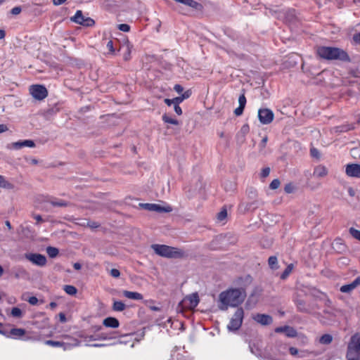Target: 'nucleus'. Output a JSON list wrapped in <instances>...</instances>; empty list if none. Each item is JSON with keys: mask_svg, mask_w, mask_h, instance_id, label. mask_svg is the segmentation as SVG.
<instances>
[{"mask_svg": "<svg viewBox=\"0 0 360 360\" xmlns=\"http://www.w3.org/2000/svg\"><path fill=\"white\" fill-rule=\"evenodd\" d=\"M245 297V292L237 288H230L221 292L219 295V307L221 310H226L229 307H238Z\"/></svg>", "mask_w": 360, "mask_h": 360, "instance_id": "nucleus-1", "label": "nucleus"}, {"mask_svg": "<svg viewBox=\"0 0 360 360\" xmlns=\"http://www.w3.org/2000/svg\"><path fill=\"white\" fill-rule=\"evenodd\" d=\"M316 53L321 59L342 62H350L349 54L342 49L333 46H320L316 48Z\"/></svg>", "mask_w": 360, "mask_h": 360, "instance_id": "nucleus-2", "label": "nucleus"}, {"mask_svg": "<svg viewBox=\"0 0 360 360\" xmlns=\"http://www.w3.org/2000/svg\"><path fill=\"white\" fill-rule=\"evenodd\" d=\"M151 248L157 255L161 257L167 258H182L184 256L183 250L166 245L154 244L151 245Z\"/></svg>", "mask_w": 360, "mask_h": 360, "instance_id": "nucleus-3", "label": "nucleus"}, {"mask_svg": "<svg viewBox=\"0 0 360 360\" xmlns=\"http://www.w3.org/2000/svg\"><path fill=\"white\" fill-rule=\"evenodd\" d=\"M243 317L244 311L243 308H238L228 324L229 330L233 331L238 330L243 323Z\"/></svg>", "mask_w": 360, "mask_h": 360, "instance_id": "nucleus-4", "label": "nucleus"}, {"mask_svg": "<svg viewBox=\"0 0 360 360\" xmlns=\"http://www.w3.org/2000/svg\"><path fill=\"white\" fill-rule=\"evenodd\" d=\"M30 94L36 100H44L48 96L46 88L41 84H33L30 86Z\"/></svg>", "mask_w": 360, "mask_h": 360, "instance_id": "nucleus-5", "label": "nucleus"}, {"mask_svg": "<svg viewBox=\"0 0 360 360\" xmlns=\"http://www.w3.org/2000/svg\"><path fill=\"white\" fill-rule=\"evenodd\" d=\"M354 340L355 338L353 340H350L348 343L346 355L347 360H360V347L354 342Z\"/></svg>", "mask_w": 360, "mask_h": 360, "instance_id": "nucleus-6", "label": "nucleus"}, {"mask_svg": "<svg viewBox=\"0 0 360 360\" xmlns=\"http://www.w3.org/2000/svg\"><path fill=\"white\" fill-rule=\"evenodd\" d=\"M258 118L262 124H269L274 120V114L269 108H261L258 110Z\"/></svg>", "mask_w": 360, "mask_h": 360, "instance_id": "nucleus-7", "label": "nucleus"}, {"mask_svg": "<svg viewBox=\"0 0 360 360\" xmlns=\"http://www.w3.org/2000/svg\"><path fill=\"white\" fill-rule=\"evenodd\" d=\"M71 20L79 25L90 27L94 25V20L89 17L83 15L82 11H77L75 15L71 18Z\"/></svg>", "mask_w": 360, "mask_h": 360, "instance_id": "nucleus-8", "label": "nucleus"}, {"mask_svg": "<svg viewBox=\"0 0 360 360\" xmlns=\"http://www.w3.org/2000/svg\"><path fill=\"white\" fill-rule=\"evenodd\" d=\"M25 257L32 264L39 266H44L47 262L46 257L39 253H27L25 255Z\"/></svg>", "mask_w": 360, "mask_h": 360, "instance_id": "nucleus-9", "label": "nucleus"}, {"mask_svg": "<svg viewBox=\"0 0 360 360\" xmlns=\"http://www.w3.org/2000/svg\"><path fill=\"white\" fill-rule=\"evenodd\" d=\"M345 174L349 177L360 179V165L347 164L345 167Z\"/></svg>", "mask_w": 360, "mask_h": 360, "instance_id": "nucleus-10", "label": "nucleus"}, {"mask_svg": "<svg viewBox=\"0 0 360 360\" xmlns=\"http://www.w3.org/2000/svg\"><path fill=\"white\" fill-rule=\"evenodd\" d=\"M253 319L262 326H268L273 322L272 317L264 314H257L253 316Z\"/></svg>", "mask_w": 360, "mask_h": 360, "instance_id": "nucleus-11", "label": "nucleus"}, {"mask_svg": "<svg viewBox=\"0 0 360 360\" xmlns=\"http://www.w3.org/2000/svg\"><path fill=\"white\" fill-rule=\"evenodd\" d=\"M145 207L151 211H156L159 212H170L172 211L171 206L168 205L162 207L158 204L146 203Z\"/></svg>", "mask_w": 360, "mask_h": 360, "instance_id": "nucleus-12", "label": "nucleus"}, {"mask_svg": "<svg viewBox=\"0 0 360 360\" xmlns=\"http://www.w3.org/2000/svg\"><path fill=\"white\" fill-rule=\"evenodd\" d=\"M359 285L360 276H358L351 283L341 286L340 290L344 293H349Z\"/></svg>", "mask_w": 360, "mask_h": 360, "instance_id": "nucleus-13", "label": "nucleus"}, {"mask_svg": "<svg viewBox=\"0 0 360 360\" xmlns=\"http://www.w3.org/2000/svg\"><path fill=\"white\" fill-rule=\"evenodd\" d=\"M26 333V330L23 328H12L9 332L6 333V337L14 338V339H20L22 336H24Z\"/></svg>", "mask_w": 360, "mask_h": 360, "instance_id": "nucleus-14", "label": "nucleus"}, {"mask_svg": "<svg viewBox=\"0 0 360 360\" xmlns=\"http://www.w3.org/2000/svg\"><path fill=\"white\" fill-rule=\"evenodd\" d=\"M328 174V169L326 168V166L322 165H319L316 166L314 168V172H313V176L318 177V178L324 177V176H327Z\"/></svg>", "mask_w": 360, "mask_h": 360, "instance_id": "nucleus-15", "label": "nucleus"}, {"mask_svg": "<svg viewBox=\"0 0 360 360\" xmlns=\"http://www.w3.org/2000/svg\"><path fill=\"white\" fill-rule=\"evenodd\" d=\"M103 324L105 327L112 328H118L120 326L119 321L116 318H114V317L105 318L103 321Z\"/></svg>", "mask_w": 360, "mask_h": 360, "instance_id": "nucleus-16", "label": "nucleus"}, {"mask_svg": "<svg viewBox=\"0 0 360 360\" xmlns=\"http://www.w3.org/2000/svg\"><path fill=\"white\" fill-rule=\"evenodd\" d=\"M13 146L14 148L20 149L22 147L33 148L35 146V143L32 140H24V141H20L18 142H15L13 143Z\"/></svg>", "mask_w": 360, "mask_h": 360, "instance_id": "nucleus-17", "label": "nucleus"}, {"mask_svg": "<svg viewBox=\"0 0 360 360\" xmlns=\"http://www.w3.org/2000/svg\"><path fill=\"white\" fill-rule=\"evenodd\" d=\"M122 295L124 297H125L128 299L134 300H141L143 298L142 294H141L138 292L123 290Z\"/></svg>", "mask_w": 360, "mask_h": 360, "instance_id": "nucleus-18", "label": "nucleus"}, {"mask_svg": "<svg viewBox=\"0 0 360 360\" xmlns=\"http://www.w3.org/2000/svg\"><path fill=\"white\" fill-rule=\"evenodd\" d=\"M354 129H355L354 124H350V123H345L344 124L334 127V130L337 133L347 132V131L353 130Z\"/></svg>", "mask_w": 360, "mask_h": 360, "instance_id": "nucleus-19", "label": "nucleus"}, {"mask_svg": "<svg viewBox=\"0 0 360 360\" xmlns=\"http://www.w3.org/2000/svg\"><path fill=\"white\" fill-rule=\"evenodd\" d=\"M189 302V306L190 308H194L195 307L198 303H199V298L198 294H193L192 295H190L187 297L184 300V302Z\"/></svg>", "mask_w": 360, "mask_h": 360, "instance_id": "nucleus-20", "label": "nucleus"}, {"mask_svg": "<svg viewBox=\"0 0 360 360\" xmlns=\"http://www.w3.org/2000/svg\"><path fill=\"white\" fill-rule=\"evenodd\" d=\"M49 202L53 207H68L70 205V203L65 200H58L56 198H52L50 200H49Z\"/></svg>", "mask_w": 360, "mask_h": 360, "instance_id": "nucleus-21", "label": "nucleus"}, {"mask_svg": "<svg viewBox=\"0 0 360 360\" xmlns=\"http://www.w3.org/2000/svg\"><path fill=\"white\" fill-rule=\"evenodd\" d=\"M0 188L6 189H13L14 188V186L13 184L8 181L4 176L0 175Z\"/></svg>", "mask_w": 360, "mask_h": 360, "instance_id": "nucleus-22", "label": "nucleus"}, {"mask_svg": "<svg viewBox=\"0 0 360 360\" xmlns=\"http://www.w3.org/2000/svg\"><path fill=\"white\" fill-rule=\"evenodd\" d=\"M126 309V305L122 301H114L112 310L115 311H122Z\"/></svg>", "mask_w": 360, "mask_h": 360, "instance_id": "nucleus-23", "label": "nucleus"}, {"mask_svg": "<svg viewBox=\"0 0 360 360\" xmlns=\"http://www.w3.org/2000/svg\"><path fill=\"white\" fill-rule=\"evenodd\" d=\"M333 341V337L330 334H324L321 336L319 339V342L323 345H329Z\"/></svg>", "mask_w": 360, "mask_h": 360, "instance_id": "nucleus-24", "label": "nucleus"}, {"mask_svg": "<svg viewBox=\"0 0 360 360\" xmlns=\"http://www.w3.org/2000/svg\"><path fill=\"white\" fill-rule=\"evenodd\" d=\"M285 333V335L288 338H295L297 335V330L294 328L289 326H286Z\"/></svg>", "mask_w": 360, "mask_h": 360, "instance_id": "nucleus-25", "label": "nucleus"}, {"mask_svg": "<svg viewBox=\"0 0 360 360\" xmlns=\"http://www.w3.org/2000/svg\"><path fill=\"white\" fill-rule=\"evenodd\" d=\"M63 290L67 294L70 295H75L77 292V288L75 286L70 285H64Z\"/></svg>", "mask_w": 360, "mask_h": 360, "instance_id": "nucleus-26", "label": "nucleus"}, {"mask_svg": "<svg viewBox=\"0 0 360 360\" xmlns=\"http://www.w3.org/2000/svg\"><path fill=\"white\" fill-rule=\"evenodd\" d=\"M45 344L51 347H63L65 349V343L60 341H54V340H46Z\"/></svg>", "mask_w": 360, "mask_h": 360, "instance_id": "nucleus-27", "label": "nucleus"}, {"mask_svg": "<svg viewBox=\"0 0 360 360\" xmlns=\"http://www.w3.org/2000/svg\"><path fill=\"white\" fill-rule=\"evenodd\" d=\"M268 264L271 269H276L278 268V259L276 256H271L268 259Z\"/></svg>", "mask_w": 360, "mask_h": 360, "instance_id": "nucleus-28", "label": "nucleus"}, {"mask_svg": "<svg viewBox=\"0 0 360 360\" xmlns=\"http://www.w3.org/2000/svg\"><path fill=\"white\" fill-rule=\"evenodd\" d=\"M46 252L51 258L56 257L59 253L58 249L54 247H48Z\"/></svg>", "mask_w": 360, "mask_h": 360, "instance_id": "nucleus-29", "label": "nucleus"}, {"mask_svg": "<svg viewBox=\"0 0 360 360\" xmlns=\"http://www.w3.org/2000/svg\"><path fill=\"white\" fill-rule=\"evenodd\" d=\"M162 120L165 122V123H168V124H174V125H178L179 124V122L178 120H175V119H173L172 117H170L169 115H167V114H164L162 115Z\"/></svg>", "mask_w": 360, "mask_h": 360, "instance_id": "nucleus-30", "label": "nucleus"}, {"mask_svg": "<svg viewBox=\"0 0 360 360\" xmlns=\"http://www.w3.org/2000/svg\"><path fill=\"white\" fill-rule=\"evenodd\" d=\"M292 269H293V265L292 264H289L285 268V269L282 273V274L281 275V279H285L289 276V274L291 273Z\"/></svg>", "mask_w": 360, "mask_h": 360, "instance_id": "nucleus-31", "label": "nucleus"}, {"mask_svg": "<svg viewBox=\"0 0 360 360\" xmlns=\"http://www.w3.org/2000/svg\"><path fill=\"white\" fill-rule=\"evenodd\" d=\"M295 304L300 311H306L307 309L305 307L304 302L302 300H295Z\"/></svg>", "mask_w": 360, "mask_h": 360, "instance_id": "nucleus-32", "label": "nucleus"}, {"mask_svg": "<svg viewBox=\"0 0 360 360\" xmlns=\"http://www.w3.org/2000/svg\"><path fill=\"white\" fill-rule=\"evenodd\" d=\"M349 232L353 238L360 241V231L351 227L349 229Z\"/></svg>", "mask_w": 360, "mask_h": 360, "instance_id": "nucleus-33", "label": "nucleus"}, {"mask_svg": "<svg viewBox=\"0 0 360 360\" xmlns=\"http://www.w3.org/2000/svg\"><path fill=\"white\" fill-rule=\"evenodd\" d=\"M181 4L194 8L198 6V3L194 0H182Z\"/></svg>", "mask_w": 360, "mask_h": 360, "instance_id": "nucleus-34", "label": "nucleus"}, {"mask_svg": "<svg viewBox=\"0 0 360 360\" xmlns=\"http://www.w3.org/2000/svg\"><path fill=\"white\" fill-rule=\"evenodd\" d=\"M227 217V210L226 208H222L221 210L217 214V219L219 221L224 220Z\"/></svg>", "mask_w": 360, "mask_h": 360, "instance_id": "nucleus-35", "label": "nucleus"}, {"mask_svg": "<svg viewBox=\"0 0 360 360\" xmlns=\"http://www.w3.org/2000/svg\"><path fill=\"white\" fill-rule=\"evenodd\" d=\"M284 191L286 193H292L295 191V186L292 183H288L285 185Z\"/></svg>", "mask_w": 360, "mask_h": 360, "instance_id": "nucleus-36", "label": "nucleus"}, {"mask_svg": "<svg viewBox=\"0 0 360 360\" xmlns=\"http://www.w3.org/2000/svg\"><path fill=\"white\" fill-rule=\"evenodd\" d=\"M281 185V181L278 179H274L269 184V188L272 190L277 189Z\"/></svg>", "mask_w": 360, "mask_h": 360, "instance_id": "nucleus-37", "label": "nucleus"}, {"mask_svg": "<svg viewBox=\"0 0 360 360\" xmlns=\"http://www.w3.org/2000/svg\"><path fill=\"white\" fill-rule=\"evenodd\" d=\"M11 315L14 317H20L22 316V311L18 307H13L11 310Z\"/></svg>", "mask_w": 360, "mask_h": 360, "instance_id": "nucleus-38", "label": "nucleus"}, {"mask_svg": "<svg viewBox=\"0 0 360 360\" xmlns=\"http://www.w3.org/2000/svg\"><path fill=\"white\" fill-rule=\"evenodd\" d=\"M106 47L108 50L109 53L115 54V49L113 46V41L112 40H109L106 44Z\"/></svg>", "mask_w": 360, "mask_h": 360, "instance_id": "nucleus-39", "label": "nucleus"}, {"mask_svg": "<svg viewBox=\"0 0 360 360\" xmlns=\"http://www.w3.org/2000/svg\"><path fill=\"white\" fill-rule=\"evenodd\" d=\"M270 168L269 167H264L262 169L260 173L261 178H266L270 174Z\"/></svg>", "mask_w": 360, "mask_h": 360, "instance_id": "nucleus-40", "label": "nucleus"}, {"mask_svg": "<svg viewBox=\"0 0 360 360\" xmlns=\"http://www.w3.org/2000/svg\"><path fill=\"white\" fill-rule=\"evenodd\" d=\"M118 29L120 30V31H122V32H127L130 30V26L127 24H120L118 25Z\"/></svg>", "mask_w": 360, "mask_h": 360, "instance_id": "nucleus-41", "label": "nucleus"}, {"mask_svg": "<svg viewBox=\"0 0 360 360\" xmlns=\"http://www.w3.org/2000/svg\"><path fill=\"white\" fill-rule=\"evenodd\" d=\"M239 106L245 107L246 98L244 94H241L238 98Z\"/></svg>", "mask_w": 360, "mask_h": 360, "instance_id": "nucleus-42", "label": "nucleus"}, {"mask_svg": "<svg viewBox=\"0 0 360 360\" xmlns=\"http://www.w3.org/2000/svg\"><path fill=\"white\" fill-rule=\"evenodd\" d=\"M310 154L312 157L316 158H319V157H320V153H319V150L315 148H312L310 149Z\"/></svg>", "mask_w": 360, "mask_h": 360, "instance_id": "nucleus-43", "label": "nucleus"}, {"mask_svg": "<svg viewBox=\"0 0 360 360\" xmlns=\"http://www.w3.org/2000/svg\"><path fill=\"white\" fill-rule=\"evenodd\" d=\"M355 338L354 343L356 344L360 347V334L359 333H354L350 340H353Z\"/></svg>", "mask_w": 360, "mask_h": 360, "instance_id": "nucleus-44", "label": "nucleus"}, {"mask_svg": "<svg viewBox=\"0 0 360 360\" xmlns=\"http://www.w3.org/2000/svg\"><path fill=\"white\" fill-rule=\"evenodd\" d=\"M110 274L113 278H119L120 276V272L117 269H112L110 271Z\"/></svg>", "mask_w": 360, "mask_h": 360, "instance_id": "nucleus-45", "label": "nucleus"}, {"mask_svg": "<svg viewBox=\"0 0 360 360\" xmlns=\"http://www.w3.org/2000/svg\"><path fill=\"white\" fill-rule=\"evenodd\" d=\"M87 226L91 229H96L100 226V224L96 221H88Z\"/></svg>", "mask_w": 360, "mask_h": 360, "instance_id": "nucleus-46", "label": "nucleus"}, {"mask_svg": "<svg viewBox=\"0 0 360 360\" xmlns=\"http://www.w3.org/2000/svg\"><path fill=\"white\" fill-rule=\"evenodd\" d=\"M352 40L355 44L360 45V32L354 34L352 37Z\"/></svg>", "mask_w": 360, "mask_h": 360, "instance_id": "nucleus-47", "label": "nucleus"}, {"mask_svg": "<svg viewBox=\"0 0 360 360\" xmlns=\"http://www.w3.org/2000/svg\"><path fill=\"white\" fill-rule=\"evenodd\" d=\"M244 108H245L244 107L238 106L237 108L235 109L234 114L236 116L241 115L243 114V112Z\"/></svg>", "mask_w": 360, "mask_h": 360, "instance_id": "nucleus-48", "label": "nucleus"}, {"mask_svg": "<svg viewBox=\"0 0 360 360\" xmlns=\"http://www.w3.org/2000/svg\"><path fill=\"white\" fill-rule=\"evenodd\" d=\"M21 8L20 6H15L13 8L11 11V13L13 15H18L21 12Z\"/></svg>", "mask_w": 360, "mask_h": 360, "instance_id": "nucleus-49", "label": "nucleus"}, {"mask_svg": "<svg viewBox=\"0 0 360 360\" xmlns=\"http://www.w3.org/2000/svg\"><path fill=\"white\" fill-rule=\"evenodd\" d=\"M28 302L32 305H35L38 302V299L34 296H32L28 299Z\"/></svg>", "mask_w": 360, "mask_h": 360, "instance_id": "nucleus-50", "label": "nucleus"}, {"mask_svg": "<svg viewBox=\"0 0 360 360\" xmlns=\"http://www.w3.org/2000/svg\"><path fill=\"white\" fill-rule=\"evenodd\" d=\"M174 89L178 94H181L184 91L183 86L181 85H180V84H175L174 86Z\"/></svg>", "mask_w": 360, "mask_h": 360, "instance_id": "nucleus-51", "label": "nucleus"}, {"mask_svg": "<svg viewBox=\"0 0 360 360\" xmlns=\"http://www.w3.org/2000/svg\"><path fill=\"white\" fill-rule=\"evenodd\" d=\"M174 109L175 112L178 115H181L182 114V110H181V108L179 106V105L175 104L174 106Z\"/></svg>", "mask_w": 360, "mask_h": 360, "instance_id": "nucleus-52", "label": "nucleus"}, {"mask_svg": "<svg viewBox=\"0 0 360 360\" xmlns=\"http://www.w3.org/2000/svg\"><path fill=\"white\" fill-rule=\"evenodd\" d=\"M286 328V326L277 327L275 328L274 331L276 333H285Z\"/></svg>", "mask_w": 360, "mask_h": 360, "instance_id": "nucleus-53", "label": "nucleus"}, {"mask_svg": "<svg viewBox=\"0 0 360 360\" xmlns=\"http://www.w3.org/2000/svg\"><path fill=\"white\" fill-rule=\"evenodd\" d=\"M289 352L291 355L295 356L298 354V349L295 347H291L289 348Z\"/></svg>", "mask_w": 360, "mask_h": 360, "instance_id": "nucleus-54", "label": "nucleus"}, {"mask_svg": "<svg viewBox=\"0 0 360 360\" xmlns=\"http://www.w3.org/2000/svg\"><path fill=\"white\" fill-rule=\"evenodd\" d=\"M58 317H59V321L61 322V323H65L66 322L67 319H66V316H65V314L63 312H60L59 314H58Z\"/></svg>", "mask_w": 360, "mask_h": 360, "instance_id": "nucleus-55", "label": "nucleus"}, {"mask_svg": "<svg viewBox=\"0 0 360 360\" xmlns=\"http://www.w3.org/2000/svg\"><path fill=\"white\" fill-rule=\"evenodd\" d=\"M183 101H184V98H182L181 96L176 97V98H173V103L174 105L175 104L179 105V103H181Z\"/></svg>", "mask_w": 360, "mask_h": 360, "instance_id": "nucleus-56", "label": "nucleus"}, {"mask_svg": "<svg viewBox=\"0 0 360 360\" xmlns=\"http://www.w3.org/2000/svg\"><path fill=\"white\" fill-rule=\"evenodd\" d=\"M67 0H53V4L55 6H59L65 3Z\"/></svg>", "mask_w": 360, "mask_h": 360, "instance_id": "nucleus-57", "label": "nucleus"}, {"mask_svg": "<svg viewBox=\"0 0 360 360\" xmlns=\"http://www.w3.org/2000/svg\"><path fill=\"white\" fill-rule=\"evenodd\" d=\"M130 55H131V51H130V50L128 49V50H127V53H125V54L124 55V60H129L130 59V58H131V56H130Z\"/></svg>", "mask_w": 360, "mask_h": 360, "instance_id": "nucleus-58", "label": "nucleus"}, {"mask_svg": "<svg viewBox=\"0 0 360 360\" xmlns=\"http://www.w3.org/2000/svg\"><path fill=\"white\" fill-rule=\"evenodd\" d=\"M7 130H8V127L6 125L3 124H0V133L6 131Z\"/></svg>", "mask_w": 360, "mask_h": 360, "instance_id": "nucleus-59", "label": "nucleus"}, {"mask_svg": "<svg viewBox=\"0 0 360 360\" xmlns=\"http://www.w3.org/2000/svg\"><path fill=\"white\" fill-rule=\"evenodd\" d=\"M190 96H191V93L189 92V91H186L182 94L181 97L184 98V99L189 98Z\"/></svg>", "mask_w": 360, "mask_h": 360, "instance_id": "nucleus-60", "label": "nucleus"}, {"mask_svg": "<svg viewBox=\"0 0 360 360\" xmlns=\"http://www.w3.org/2000/svg\"><path fill=\"white\" fill-rule=\"evenodd\" d=\"M34 218L36 219L37 224L43 221L41 216H40L39 214L38 215H35L34 217Z\"/></svg>", "mask_w": 360, "mask_h": 360, "instance_id": "nucleus-61", "label": "nucleus"}, {"mask_svg": "<svg viewBox=\"0 0 360 360\" xmlns=\"http://www.w3.org/2000/svg\"><path fill=\"white\" fill-rule=\"evenodd\" d=\"M165 103L170 106L172 104H173V99H169V98H165Z\"/></svg>", "mask_w": 360, "mask_h": 360, "instance_id": "nucleus-62", "label": "nucleus"}, {"mask_svg": "<svg viewBox=\"0 0 360 360\" xmlns=\"http://www.w3.org/2000/svg\"><path fill=\"white\" fill-rule=\"evenodd\" d=\"M73 267L76 270H79L82 268V266L79 263H75L73 265Z\"/></svg>", "mask_w": 360, "mask_h": 360, "instance_id": "nucleus-63", "label": "nucleus"}, {"mask_svg": "<svg viewBox=\"0 0 360 360\" xmlns=\"http://www.w3.org/2000/svg\"><path fill=\"white\" fill-rule=\"evenodd\" d=\"M49 307L51 309H54L56 307H57V304L56 302H51L50 304H49Z\"/></svg>", "mask_w": 360, "mask_h": 360, "instance_id": "nucleus-64", "label": "nucleus"}]
</instances>
